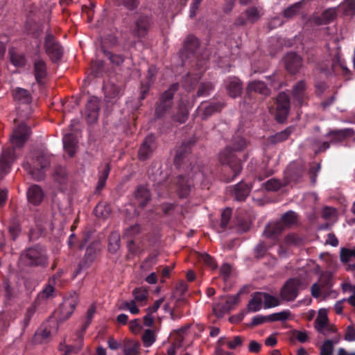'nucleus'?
Returning <instances> with one entry per match:
<instances>
[{
	"instance_id": "f257e3e1",
	"label": "nucleus",
	"mask_w": 355,
	"mask_h": 355,
	"mask_svg": "<svg viewBox=\"0 0 355 355\" xmlns=\"http://www.w3.org/2000/svg\"><path fill=\"white\" fill-rule=\"evenodd\" d=\"M31 134L30 125L19 123L12 131L10 136L11 146L4 148L0 156V176L3 177L10 172L11 166L17 158L16 148H21L28 139Z\"/></svg>"
},
{
	"instance_id": "f03ea898",
	"label": "nucleus",
	"mask_w": 355,
	"mask_h": 355,
	"mask_svg": "<svg viewBox=\"0 0 355 355\" xmlns=\"http://www.w3.org/2000/svg\"><path fill=\"white\" fill-rule=\"evenodd\" d=\"M250 142L244 137L236 135L232 137L231 144L227 146L219 155V161L222 165L230 168L233 175L227 179L230 182L240 174L242 170V160L238 157L237 153L244 152Z\"/></svg>"
},
{
	"instance_id": "7ed1b4c3",
	"label": "nucleus",
	"mask_w": 355,
	"mask_h": 355,
	"mask_svg": "<svg viewBox=\"0 0 355 355\" xmlns=\"http://www.w3.org/2000/svg\"><path fill=\"white\" fill-rule=\"evenodd\" d=\"M194 143V140L189 139L183 141L182 144L177 148L174 158V164L177 168H184V165L189 163V166H187V171L189 170L190 173H193L194 179L198 177L207 178L208 175L205 172V168H200L199 166L192 165L191 162V152Z\"/></svg>"
},
{
	"instance_id": "20e7f679",
	"label": "nucleus",
	"mask_w": 355,
	"mask_h": 355,
	"mask_svg": "<svg viewBox=\"0 0 355 355\" xmlns=\"http://www.w3.org/2000/svg\"><path fill=\"white\" fill-rule=\"evenodd\" d=\"M50 165L49 155L43 150H35L31 159V162L26 161L22 166L35 180H40L44 177L43 169Z\"/></svg>"
},
{
	"instance_id": "39448f33",
	"label": "nucleus",
	"mask_w": 355,
	"mask_h": 355,
	"mask_svg": "<svg viewBox=\"0 0 355 355\" xmlns=\"http://www.w3.org/2000/svg\"><path fill=\"white\" fill-rule=\"evenodd\" d=\"M179 83H173L166 91L160 94L155 103V116L156 118H162L171 110L173 105L174 95L179 89Z\"/></svg>"
},
{
	"instance_id": "423d86ee",
	"label": "nucleus",
	"mask_w": 355,
	"mask_h": 355,
	"mask_svg": "<svg viewBox=\"0 0 355 355\" xmlns=\"http://www.w3.org/2000/svg\"><path fill=\"white\" fill-rule=\"evenodd\" d=\"M43 49L53 63H57L61 60L64 54V48L50 30L45 33Z\"/></svg>"
},
{
	"instance_id": "0eeeda50",
	"label": "nucleus",
	"mask_w": 355,
	"mask_h": 355,
	"mask_svg": "<svg viewBox=\"0 0 355 355\" xmlns=\"http://www.w3.org/2000/svg\"><path fill=\"white\" fill-rule=\"evenodd\" d=\"M20 260L28 266H46L48 263L46 252L40 245L26 249L21 254Z\"/></svg>"
},
{
	"instance_id": "6e6552de",
	"label": "nucleus",
	"mask_w": 355,
	"mask_h": 355,
	"mask_svg": "<svg viewBox=\"0 0 355 355\" xmlns=\"http://www.w3.org/2000/svg\"><path fill=\"white\" fill-rule=\"evenodd\" d=\"M306 284L299 278H291L286 282L280 291L281 298L288 302L294 301L300 290L306 288Z\"/></svg>"
},
{
	"instance_id": "1a4fd4ad",
	"label": "nucleus",
	"mask_w": 355,
	"mask_h": 355,
	"mask_svg": "<svg viewBox=\"0 0 355 355\" xmlns=\"http://www.w3.org/2000/svg\"><path fill=\"white\" fill-rule=\"evenodd\" d=\"M37 48L38 50L35 52V55L38 56L33 60V74L37 83L39 85H43L48 75L47 64L40 55V46H38Z\"/></svg>"
},
{
	"instance_id": "9d476101",
	"label": "nucleus",
	"mask_w": 355,
	"mask_h": 355,
	"mask_svg": "<svg viewBox=\"0 0 355 355\" xmlns=\"http://www.w3.org/2000/svg\"><path fill=\"white\" fill-rule=\"evenodd\" d=\"M290 110V98L284 92H280L276 98V120L279 122H284Z\"/></svg>"
},
{
	"instance_id": "9b49d317",
	"label": "nucleus",
	"mask_w": 355,
	"mask_h": 355,
	"mask_svg": "<svg viewBox=\"0 0 355 355\" xmlns=\"http://www.w3.org/2000/svg\"><path fill=\"white\" fill-rule=\"evenodd\" d=\"M225 105V103L221 101L205 102L201 103L198 107L197 111L199 112L200 118L202 120H207L215 113L220 112Z\"/></svg>"
},
{
	"instance_id": "f8f14e48",
	"label": "nucleus",
	"mask_w": 355,
	"mask_h": 355,
	"mask_svg": "<svg viewBox=\"0 0 355 355\" xmlns=\"http://www.w3.org/2000/svg\"><path fill=\"white\" fill-rule=\"evenodd\" d=\"M262 15L261 8L255 6L249 7L241 15L236 18L235 24L236 26H245L248 23L254 24L259 20Z\"/></svg>"
},
{
	"instance_id": "ddd939ff",
	"label": "nucleus",
	"mask_w": 355,
	"mask_h": 355,
	"mask_svg": "<svg viewBox=\"0 0 355 355\" xmlns=\"http://www.w3.org/2000/svg\"><path fill=\"white\" fill-rule=\"evenodd\" d=\"M152 24L153 21L149 16L143 13L139 14L135 23L133 34L139 38L145 37Z\"/></svg>"
},
{
	"instance_id": "4468645a",
	"label": "nucleus",
	"mask_w": 355,
	"mask_h": 355,
	"mask_svg": "<svg viewBox=\"0 0 355 355\" xmlns=\"http://www.w3.org/2000/svg\"><path fill=\"white\" fill-rule=\"evenodd\" d=\"M174 184L176 185V191L180 198H187L191 191L193 185V180H191L190 173L187 176L179 175L175 180Z\"/></svg>"
},
{
	"instance_id": "2eb2a0df",
	"label": "nucleus",
	"mask_w": 355,
	"mask_h": 355,
	"mask_svg": "<svg viewBox=\"0 0 355 355\" xmlns=\"http://www.w3.org/2000/svg\"><path fill=\"white\" fill-rule=\"evenodd\" d=\"M284 231V225L282 223H269L264 228L263 236L271 240L272 245H275L279 243L280 236Z\"/></svg>"
},
{
	"instance_id": "dca6fc26",
	"label": "nucleus",
	"mask_w": 355,
	"mask_h": 355,
	"mask_svg": "<svg viewBox=\"0 0 355 355\" xmlns=\"http://www.w3.org/2000/svg\"><path fill=\"white\" fill-rule=\"evenodd\" d=\"M100 101L98 98L91 96L85 105V117L87 123H95L99 115Z\"/></svg>"
},
{
	"instance_id": "f3484780",
	"label": "nucleus",
	"mask_w": 355,
	"mask_h": 355,
	"mask_svg": "<svg viewBox=\"0 0 355 355\" xmlns=\"http://www.w3.org/2000/svg\"><path fill=\"white\" fill-rule=\"evenodd\" d=\"M224 86L227 93L232 98L239 97L242 94L243 83L236 76L227 77L224 80Z\"/></svg>"
},
{
	"instance_id": "a211bd4d",
	"label": "nucleus",
	"mask_w": 355,
	"mask_h": 355,
	"mask_svg": "<svg viewBox=\"0 0 355 355\" xmlns=\"http://www.w3.org/2000/svg\"><path fill=\"white\" fill-rule=\"evenodd\" d=\"M155 148V137L149 135L145 137L138 151V158L141 161L149 159Z\"/></svg>"
},
{
	"instance_id": "6ab92c4d",
	"label": "nucleus",
	"mask_w": 355,
	"mask_h": 355,
	"mask_svg": "<svg viewBox=\"0 0 355 355\" xmlns=\"http://www.w3.org/2000/svg\"><path fill=\"white\" fill-rule=\"evenodd\" d=\"M12 96L18 106L17 110L20 112V106L26 105L29 107L32 102V96L31 93L26 89L21 87H16L12 91Z\"/></svg>"
},
{
	"instance_id": "aec40b11",
	"label": "nucleus",
	"mask_w": 355,
	"mask_h": 355,
	"mask_svg": "<svg viewBox=\"0 0 355 355\" xmlns=\"http://www.w3.org/2000/svg\"><path fill=\"white\" fill-rule=\"evenodd\" d=\"M304 169L302 166L297 164H291L284 172V178L288 184L291 182H297L304 174Z\"/></svg>"
},
{
	"instance_id": "412c9836",
	"label": "nucleus",
	"mask_w": 355,
	"mask_h": 355,
	"mask_svg": "<svg viewBox=\"0 0 355 355\" xmlns=\"http://www.w3.org/2000/svg\"><path fill=\"white\" fill-rule=\"evenodd\" d=\"M199 46V40L193 35H189L184 42V46L181 51V56L186 58L194 56Z\"/></svg>"
},
{
	"instance_id": "4be33fe9",
	"label": "nucleus",
	"mask_w": 355,
	"mask_h": 355,
	"mask_svg": "<svg viewBox=\"0 0 355 355\" xmlns=\"http://www.w3.org/2000/svg\"><path fill=\"white\" fill-rule=\"evenodd\" d=\"M284 62L286 70L291 74L297 73L302 64L301 57L294 52L287 53Z\"/></svg>"
},
{
	"instance_id": "5701e85b",
	"label": "nucleus",
	"mask_w": 355,
	"mask_h": 355,
	"mask_svg": "<svg viewBox=\"0 0 355 355\" xmlns=\"http://www.w3.org/2000/svg\"><path fill=\"white\" fill-rule=\"evenodd\" d=\"M26 196L29 203L37 206L43 201L44 193L40 186L32 184L27 189Z\"/></svg>"
},
{
	"instance_id": "b1692460",
	"label": "nucleus",
	"mask_w": 355,
	"mask_h": 355,
	"mask_svg": "<svg viewBox=\"0 0 355 355\" xmlns=\"http://www.w3.org/2000/svg\"><path fill=\"white\" fill-rule=\"evenodd\" d=\"M252 186L241 181L231 191V194L237 201H245L251 191Z\"/></svg>"
},
{
	"instance_id": "393cba45",
	"label": "nucleus",
	"mask_w": 355,
	"mask_h": 355,
	"mask_svg": "<svg viewBox=\"0 0 355 355\" xmlns=\"http://www.w3.org/2000/svg\"><path fill=\"white\" fill-rule=\"evenodd\" d=\"M306 85L304 80L298 81L293 87V98L299 106H302L307 98L306 94Z\"/></svg>"
},
{
	"instance_id": "a878e982",
	"label": "nucleus",
	"mask_w": 355,
	"mask_h": 355,
	"mask_svg": "<svg viewBox=\"0 0 355 355\" xmlns=\"http://www.w3.org/2000/svg\"><path fill=\"white\" fill-rule=\"evenodd\" d=\"M341 69L343 71H347L348 69L345 67L342 62L340 57L338 54L334 55L330 67H322L320 69L321 72L324 73L326 76H330L331 75H336L338 73L339 69Z\"/></svg>"
},
{
	"instance_id": "bb28decb",
	"label": "nucleus",
	"mask_w": 355,
	"mask_h": 355,
	"mask_svg": "<svg viewBox=\"0 0 355 355\" xmlns=\"http://www.w3.org/2000/svg\"><path fill=\"white\" fill-rule=\"evenodd\" d=\"M105 98L107 102L115 101L121 96V87L112 82H108L103 86Z\"/></svg>"
},
{
	"instance_id": "cd10ccee",
	"label": "nucleus",
	"mask_w": 355,
	"mask_h": 355,
	"mask_svg": "<svg viewBox=\"0 0 355 355\" xmlns=\"http://www.w3.org/2000/svg\"><path fill=\"white\" fill-rule=\"evenodd\" d=\"M355 134L352 128H344L340 130H334L329 131L326 137H330L332 142L343 141L346 138L353 137Z\"/></svg>"
},
{
	"instance_id": "c85d7f7f",
	"label": "nucleus",
	"mask_w": 355,
	"mask_h": 355,
	"mask_svg": "<svg viewBox=\"0 0 355 355\" xmlns=\"http://www.w3.org/2000/svg\"><path fill=\"white\" fill-rule=\"evenodd\" d=\"M54 286L47 283L43 289L37 294L34 302L40 306L47 300L52 299L55 296Z\"/></svg>"
},
{
	"instance_id": "c756f323",
	"label": "nucleus",
	"mask_w": 355,
	"mask_h": 355,
	"mask_svg": "<svg viewBox=\"0 0 355 355\" xmlns=\"http://www.w3.org/2000/svg\"><path fill=\"white\" fill-rule=\"evenodd\" d=\"M77 304V295L74 293V296L71 297V300H66L61 308V312L63 315L60 318V320H65L68 319L73 313Z\"/></svg>"
},
{
	"instance_id": "7c9ffc66",
	"label": "nucleus",
	"mask_w": 355,
	"mask_h": 355,
	"mask_svg": "<svg viewBox=\"0 0 355 355\" xmlns=\"http://www.w3.org/2000/svg\"><path fill=\"white\" fill-rule=\"evenodd\" d=\"M135 196L141 207H144L150 200L149 190L141 185L137 187Z\"/></svg>"
},
{
	"instance_id": "2f4dec72",
	"label": "nucleus",
	"mask_w": 355,
	"mask_h": 355,
	"mask_svg": "<svg viewBox=\"0 0 355 355\" xmlns=\"http://www.w3.org/2000/svg\"><path fill=\"white\" fill-rule=\"evenodd\" d=\"M77 141L72 134H67L63 137V146L64 150L70 157H73L76 154Z\"/></svg>"
},
{
	"instance_id": "473e14b6",
	"label": "nucleus",
	"mask_w": 355,
	"mask_h": 355,
	"mask_svg": "<svg viewBox=\"0 0 355 355\" xmlns=\"http://www.w3.org/2000/svg\"><path fill=\"white\" fill-rule=\"evenodd\" d=\"M254 92L263 96H268L270 94V89L266 85L259 80H254L250 83L247 87V92L250 94L251 92Z\"/></svg>"
},
{
	"instance_id": "72a5a7b5",
	"label": "nucleus",
	"mask_w": 355,
	"mask_h": 355,
	"mask_svg": "<svg viewBox=\"0 0 355 355\" xmlns=\"http://www.w3.org/2000/svg\"><path fill=\"white\" fill-rule=\"evenodd\" d=\"M262 292H255L247 305L248 312H257L261 309L263 299Z\"/></svg>"
},
{
	"instance_id": "f704fd0d",
	"label": "nucleus",
	"mask_w": 355,
	"mask_h": 355,
	"mask_svg": "<svg viewBox=\"0 0 355 355\" xmlns=\"http://www.w3.org/2000/svg\"><path fill=\"white\" fill-rule=\"evenodd\" d=\"M279 222L284 225V230L289 228L297 223V215L293 211H288L282 216Z\"/></svg>"
},
{
	"instance_id": "c9c22d12",
	"label": "nucleus",
	"mask_w": 355,
	"mask_h": 355,
	"mask_svg": "<svg viewBox=\"0 0 355 355\" xmlns=\"http://www.w3.org/2000/svg\"><path fill=\"white\" fill-rule=\"evenodd\" d=\"M273 245H268L266 241H260L254 248V257L257 259H261L266 256L268 250Z\"/></svg>"
},
{
	"instance_id": "e433bc0d",
	"label": "nucleus",
	"mask_w": 355,
	"mask_h": 355,
	"mask_svg": "<svg viewBox=\"0 0 355 355\" xmlns=\"http://www.w3.org/2000/svg\"><path fill=\"white\" fill-rule=\"evenodd\" d=\"M111 213L110 206L105 202H98L94 209V215L100 218H106Z\"/></svg>"
},
{
	"instance_id": "4c0bfd02",
	"label": "nucleus",
	"mask_w": 355,
	"mask_h": 355,
	"mask_svg": "<svg viewBox=\"0 0 355 355\" xmlns=\"http://www.w3.org/2000/svg\"><path fill=\"white\" fill-rule=\"evenodd\" d=\"M230 310V307L227 304V301L223 297H221L220 302L213 306V311L218 318L223 317L225 313L229 312Z\"/></svg>"
},
{
	"instance_id": "58836bf2",
	"label": "nucleus",
	"mask_w": 355,
	"mask_h": 355,
	"mask_svg": "<svg viewBox=\"0 0 355 355\" xmlns=\"http://www.w3.org/2000/svg\"><path fill=\"white\" fill-rule=\"evenodd\" d=\"M108 250L111 253H115L120 248L121 237L116 232H112L109 236Z\"/></svg>"
},
{
	"instance_id": "ea45409f",
	"label": "nucleus",
	"mask_w": 355,
	"mask_h": 355,
	"mask_svg": "<svg viewBox=\"0 0 355 355\" xmlns=\"http://www.w3.org/2000/svg\"><path fill=\"white\" fill-rule=\"evenodd\" d=\"M10 60L11 63L17 67H24L26 64V58L24 53L15 51H10Z\"/></svg>"
},
{
	"instance_id": "a19ab883",
	"label": "nucleus",
	"mask_w": 355,
	"mask_h": 355,
	"mask_svg": "<svg viewBox=\"0 0 355 355\" xmlns=\"http://www.w3.org/2000/svg\"><path fill=\"white\" fill-rule=\"evenodd\" d=\"M249 292L248 286L242 287L239 291L234 295H228L225 297L227 301V304L229 305L231 309H232L235 305L240 302V296L243 293H248Z\"/></svg>"
},
{
	"instance_id": "79ce46f5",
	"label": "nucleus",
	"mask_w": 355,
	"mask_h": 355,
	"mask_svg": "<svg viewBox=\"0 0 355 355\" xmlns=\"http://www.w3.org/2000/svg\"><path fill=\"white\" fill-rule=\"evenodd\" d=\"M99 250V244L97 242L92 243L86 249L84 257L86 263H91L95 259L96 252Z\"/></svg>"
},
{
	"instance_id": "37998d69",
	"label": "nucleus",
	"mask_w": 355,
	"mask_h": 355,
	"mask_svg": "<svg viewBox=\"0 0 355 355\" xmlns=\"http://www.w3.org/2000/svg\"><path fill=\"white\" fill-rule=\"evenodd\" d=\"M189 112L186 106L180 105L175 114L172 116L173 121L184 123L188 119Z\"/></svg>"
},
{
	"instance_id": "c03bdc74",
	"label": "nucleus",
	"mask_w": 355,
	"mask_h": 355,
	"mask_svg": "<svg viewBox=\"0 0 355 355\" xmlns=\"http://www.w3.org/2000/svg\"><path fill=\"white\" fill-rule=\"evenodd\" d=\"M287 185H288V182H286L285 179L282 182L279 180L272 178V179L268 180L265 183V188L267 191H279L282 187H286Z\"/></svg>"
},
{
	"instance_id": "a18cd8bd",
	"label": "nucleus",
	"mask_w": 355,
	"mask_h": 355,
	"mask_svg": "<svg viewBox=\"0 0 355 355\" xmlns=\"http://www.w3.org/2000/svg\"><path fill=\"white\" fill-rule=\"evenodd\" d=\"M37 306L38 305L33 302L32 304L26 309L24 318L21 322L23 331L29 325L30 321L34 315Z\"/></svg>"
},
{
	"instance_id": "49530a36",
	"label": "nucleus",
	"mask_w": 355,
	"mask_h": 355,
	"mask_svg": "<svg viewBox=\"0 0 355 355\" xmlns=\"http://www.w3.org/2000/svg\"><path fill=\"white\" fill-rule=\"evenodd\" d=\"M318 284L322 289L329 290L333 286L332 275L329 272L322 273Z\"/></svg>"
},
{
	"instance_id": "de8ad7c7",
	"label": "nucleus",
	"mask_w": 355,
	"mask_h": 355,
	"mask_svg": "<svg viewBox=\"0 0 355 355\" xmlns=\"http://www.w3.org/2000/svg\"><path fill=\"white\" fill-rule=\"evenodd\" d=\"M104 55L114 65L120 66L125 60L124 57L120 54H115L112 52L103 49Z\"/></svg>"
},
{
	"instance_id": "09e8293b",
	"label": "nucleus",
	"mask_w": 355,
	"mask_h": 355,
	"mask_svg": "<svg viewBox=\"0 0 355 355\" xmlns=\"http://www.w3.org/2000/svg\"><path fill=\"white\" fill-rule=\"evenodd\" d=\"M338 340H326L320 347V355H332L334 345L337 344Z\"/></svg>"
},
{
	"instance_id": "8fccbe9b",
	"label": "nucleus",
	"mask_w": 355,
	"mask_h": 355,
	"mask_svg": "<svg viewBox=\"0 0 355 355\" xmlns=\"http://www.w3.org/2000/svg\"><path fill=\"white\" fill-rule=\"evenodd\" d=\"M263 303L265 309L275 307L279 304V300L268 293H262Z\"/></svg>"
},
{
	"instance_id": "3c124183",
	"label": "nucleus",
	"mask_w": 355,
	"mask_h": 355,
	"mask_svg": "<svg viewBox=\"0 0 355 355\" xmlns=\"http://www.w3.org/2000/svg\"><path fill=\"white\" fill-rule=\"evenodd\" d=\"M315 328L320 333L324 334V328L328 324L327 315L322 314L320 311L315 320Z\"/></svg>"
},
{
	"instance_id": "603ef678",
	"label": "nucleus",
	"mask_w": 355,
	"mask_h": 355,
	"mask_svg": "<svg viewBox=\"0 0 355 355\" xmlns=\"http://www.w3.org/2000/svg\"><path fill=\"white\" fill-rule=\"evenodd\" d=\"M4 291L5 302L10 304L17 297V292L10 286L8 282L4 283Z\"/></svg>"
},
{
	"instance_id": "864d4df0",
	"label": "nucleus",
	"mask_w": 355,
	"mask_h": 355,
	"mask_svg": "<svg viewBox=\"0 0 355 355\" xmlns=\"http://www.w3.org/2000/svg\"><path fill=\"white\" fill-rule=\"evenodd\" d=\"M302 3L300 2L295 3L286 8L283 12V15L286 18H291L300 12Z\"/></svg>"
},
{
	"instance_id": "5fc2aeb1",
	"label": "nucleus",
	"mask_w": 355,
	"mask_h": 355,
	"mask_svg": "<svg viewBox=\"0 0 355 355\" xmlns=\"http://www.w3.org/2000/svg\"><path fill=\"white\" fill-rule=\"evenodd\" d=\"M198 259L211 270H215L217 268V264L214 259L207 253L200 254Z\"/></svg>"
},
{
	"instance_id": "6e6d98bb",
	"label": "nucleus",
	"mask_w": 355,
	"mask_h": 355,
	"mask_svg": "<svg viewBox=\"0 0 355 355\" xmlns=\"http://www.w3.org/2000/svg\"><path fill=\"white\" fill-rule=\"evenodd\" d=\"M294 128L293 127H288L284 130L276 133L273 137L275 142H282L286 140L293 132Z\"/></svg>"
},
{
	"instance_id": "4d7b16f0",
	"label": "nucleus",
	"mask_w": 355,
	"mask_h": 355,
	"mask_svg": "<svg viewBox=\"0 0 355 355\" xmlns=\"http://www.w3.org/2000/svg\"><path fill=\"white\" fill-rule=\"evenodd\" d=\"M155 335L153 330L146 329L143 336L142 340L145 347H148L155 342Z\"/></svg>"
},
{
	"instance_id": "13d9d810",
	"label": "nucleus",
	"mask_w": 355,
	"mask_h": 355,
	"mask_svg": "<svg viewBox=\"0 0 355 355\" xmlns=\"http://www.w3.org/2000/svg\"><path fill=\"white\" fill-rule=\"evenodd\" d=\"M119 6H123L129 11L135 10L139 6V0H118Z\"/></svg>"
},
{
	"instance_id": "bf43d9fd",
	"label": "nucleus",
	"mask_w": 355,
	"mask_h": 355,
	"mask_svg": "<svg viewBox=\"0 0 355 355\" xmlns=\"http://www.w3.org/2000/svg\"><path fill=\"white\" fill-rule=\"evenodd\" d=\"M142 231V227L139 224L132 225L127 227L124 231V237H134L139 234Z\"/></svg>"
},
{
	"instance_id": "052dcab7",
	"label": "nucleus",
	"mask_w": 355,
	"mask_h": 355,
	"mask_svg": "<svg viewBox=\"0 0 355 355\" xmlns=\"http://www.w3.org/2000/svg\"><path fill=\"white\" fill-rule=\"evenodd\" d=\"M8 231L12 240L15 241L21 232V225L19 221L12 220L9 226Z\"/></svg>"
},
{
	"instance_id": "680f3d73",
	"label": "nucleus",
	"mask_w": 355,
	"mask_h": 355,
	"mask_svg": "<svg viewBox=\"0 0 355 355\" xmlns=\"http://www.w3.org/2000/svg\"><path fill=\"white\" fill-rule=\"evenodd\" d=\"M290 315L291 312L289 311L272 313L268 315L269 322L285 321L288 319Z\"/></svg>"
},
{
	"instance_id": "e2e57ef3",
	"label": "nucleus",
	"mask_w": 355,
	"mask_h": 355,
	"mask_svg": "<svg viewBox=\"0 0 355 355\" xmlns=\"http://www.w3.org/2000/svg\"><path fill=\"white\" fill-rule=\"evenodd\" d=\"M214 87L211 83H203L199 86L197 92L198 96H207L213 90Z\"/></svg>"
},
{
	"instance_id": "0e129e2a",
	"label": "nucleus",
	"mask_w": 355,
	"mask_h": 355,
	"mask_svg": "<svg viewBox=\"0 0 355 355\" xmlns=\"http://www.w3.org/2000/svg\"><path fill=\"white\" fill-rule=\"evenodd\" d=\"M285 245H300L302 243V239L295 234H288L284 239Z\"/></svg>"
},
{
	"instance_id": "69168bd1",
	"label": "nucleus",
	"mask_w": 355,
	"mask_h": 355,
	"mask_svg": "<svg viewBox=\"0 0 355 355\" xmlns=\"http://www.w3.org/2000/svg\"><path fill=\"white\" fill-rule=\"evenodd\" d=\"M340 261L343 263H347L349 262L352 258H354V250L353 249H349L343 248L340 252Z\"/></svg>"
},
{
	"instance_id": "338daca9",
	"label": "nucleus",
	"mask_w": 355,
	"mask_h": 355,
	"mask_svg": "<svg viewBox=\"0 0 355 355\" xmlns=\"http://www.w3.org/2000/svg\"><path fill=\"white\" fill-rule=\"evenodd\" d=\"M135 301L143 302L148 297V291L142 288H136L132 291Z\"/></svg>"
},
{
	"instance_id": "774afa93",
	"label": "nucleus",
	"mask_w": 355,
	"mask_h": 355,
	"mask_svg": "<svg viewBox=\"0 0 355 355\" xmlns=\"http://www.w3.org/2000/svg\"><path fill=\"white\" fill-rule=\"evenodd\" d=\"M139 344L130 343L123 349L124 355H139Z\"/></svg>"
}]
</instances>
